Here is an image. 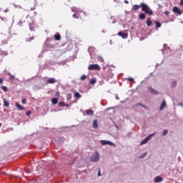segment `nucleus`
I'll list each match as a JSON object with an SVG mask.
<instances>
[{"instance_id": "nucleus-1", "label": "nucleus", "mask_w": 183, "mask_h": 183, "mask_svg": "<svg viewBox=\"0 0 183 183\" xmlns=\"http://www.w3.org/2000/svg\"><path fill=\"white\" fill-rule=\"evenodd\" d=\"M140 7L142 8V11H143V12H145V14H147L148 15H150V16L154 15V11H152V10H151L149 6L145 4V3H141Z\"/></svg>"}, {"instance_id": "nucleus-2", "label": "nucleus", "mask_w": 183, "mask_h": 183, "mask_svg": "<svg viewBox=\"0 0 183 183\" xmlns=\"http://www.w3.org/2000/svg\"><path fill=\"white\" fill-rule=\"evenodd\" d=\"M88 69L89 71H101V66H99V65H98L97 64H90L88 66Z\"/></svg>"}, {"instance_id": "nucleus-3", "label": "nucleus", "mask_w": 183, "mask_h": 183, "mask_svg": "<svg viewBox=\"0 0 183 183\" xmlns=\"http://www.w3.org/2000/svg\"><path fill=\"white\" fill-rule=\"evenodd\" d=\"M91 161L92 162H97V161H99V154H98V152H94L92 154V157L91 158Z\"/></svg>"}, {"instance_id": "nucleus-4", "label": "nucleus", "mask_w": 183, "mask_h": 183, "mask_svg": "<svg viewBox=\"0 0 183 183\" xmlns=\"http://www.w3.org/2000/svg\"><path fill=\"white\" fill-rule=\"evenodd\" d=\"M154 135H155V134H151L148 135L144 139H143L141 142L140 145H144V144H147V142H148V141H149V139H151V138H152V137H154Z\"/></svg>"}, {"instance_id": "nucleus-5", "label": "nucleus", "mask_w": 183, "mask_h": 183, "mask_svg": "<svg viewBox=\"0 0 183 183\" xmlns=\"http://www.w3.org/2000/svg\"><path fill=\"white\" fill-rule=\"evenodd\" d=\"M100 143L102 144V145H114V143L108 141V140H101Z\"/></svg>"}, {"instance_id": "nucleus-6", "label": "nucleus", "mask_w": 183, "mask_h": 183, "mask_svg": "<svg viewBox=\"0 0 183 183\" xmlns=\"http://www.w3.org/2000/svg\"><path fill=\"white\" fill-rule=\"evenodd\" d=\"M117 35H119V36H122L123 39H127V38H128V34L123 33L122 31H119Z\"/></svg>"}, {"instance_id": "nucleus-7", "label": "nucleus", "mask_w": 183, "mask_h": 183, "mask_svg": "<svg viewBox=\"0 0 183 183\" xmlns=\"http://www.w3.org/2000/svg\"><path fill=\"white\" fill-rule=\"evenodd\" d=\"M173 12H174V14H177L178 15H181V14H182V12L181 11V9H179L178 6H174L173 8Z\"/></svg>"}, {"instance_id": "nucleus-8", "label": "nucleus", "mask_w": 183, "mask_h": 183, "mask_svg": "<svg viewBox=\"0 0 183 183\" xmlns=\"http://www.w3.org/2000/svg\"><path fill=\"white\" fill-rule=\"evenodd\" d=\"M56 82V79L54 78H50L46 81V84H55Z\"/></svg>"}, {"instance_id": "nucleus-9", "label": "nucleus", "mask_w": 183, "mask_h": 183, "mask_svg": "<svg viewBox=\"0 0 183 183\" xmlns=\"http://www.w3.org/2000/svg\"><path fill=\"white\" fill-rule=\"evenodd\" d=\"M162 181H163L162 177H161L159 176L156 177L155 179H154V182L155 183L162 182Z\"/></svg>"}, {"instance_id": "nucleus-10", "label": "nucleus", "mask_w": 183, "mask_h": 183, "mask_svg": "<svg viewBox=\"0 0 183 183\" xmlns=\"http://www.w3.org/2000/svg\"><path fill=\"white\" fill-rule=\"evenodd\" d=\"M15 105H16V108H18V109H19V111H24V109H25V108L24 107H22L21 104H19V103H18V102H16Z\"/></svg>"}, {"instance_id": "nucleus-11", "label": "nucleus", "mask_w": 183, "mask_h": 183, "mask_svg": "<svg viewBox=\"0 0 183 183\" xmlns=\"http://www.w3.org/2000/svg\"><path fill=\"white\" fill-rule=\"evenodd\" d=\"M98 120L94 119L93 121V128H94V129H98Z\"/></svg>"}, {"instance_id": "nucleus-12", "label": "nucleus", "mask_w": 183, "mask_h": 183, "mask_svg": "<svg viewBox=\"0 0 183 183\" xmlns=\"http://www.w3.org/2000/svg\"><path fill=\"white\" fill-rule=\"evenodd\" d=\"M149 91L152 93V94H154L155 95H158V92L154 89H152V87H149Z\"/></svg>"}, {"instance_id": "nucleus-13", "label": "nucleus", "mask_w": 183, "mask_h": 183, "mask_svg": "<svg viewBox=\"0 0 183 183\" xmlns=\"http://www.w3.org/2000/svg\"><path fill=\"white\" fill-rule=\"evenodd\" d=\"M54 39L56 41H61V35L59 34V33H57L54 35Z\"/></svg>"}, {"instance_id": "nucleus-14", "label": "nucleus", "mask_w": 183, "mask_h": 183, "mask_svg": "<svg viewBox=\"0 0 183 183\" xmlns=\"http://www.w3.org/2000/svg\"><path fill=\"white\" fill-rule=\"evenodd\" d=\"M3 102H4V107H6V108L9 107V102H8L6 99H4Z\"/></svg>"}, {"instance_id": "nucleus-15", "label": "nucleus", "mask_w": 183, "mask_h": 183, "mask_svg": "<svg viewBox=\"0 0 183 183\" xmlns=\"http://www.w3.org/2000/svg\"><path fill=\"white\" fill-rule=\"evenodd\" d=\"M165 105H167V102L165 101H163L160 106V111H162V109H164Z\"/></svg>"}, {"instance_id": "nucleus-16", "label": "nucleus", "mask_w": 183, "mask_h": 183, "mask_svg": "<svg viewBox=\"0 0 183 183\" xmlns=\"http://www.w3.org/2000/svg\"><path fill=\"white\" fill-rule=\"evenodd\" d=\"M86 115H94V111L92 109H89L86 111Z\"/></svg>"}, {"instance_id": "nucleus-17", "label": "nucleus", "mask_w": 183, "mask_h": 183, "mask_svg": "<svg viewBox=\"0 0 183 183\" xmlns=\"http://www.w3.org/2000/svg\"><path fill=\"white\" fill-rule=\"evenodd\" d=\"M51 103L54 104V105H56V104H58V99H56V98H53L52 99H51Z\"/></svg>"}, {"instance_id": "nucleus-18", "label": "nucleus", "mask_w": 183, "mask_h": 183, "mask_svg": "<svg viewBox=\"0 0 183 183\" xmlns=\"http://www.w3.org/2000/svg\"><path fill=\"white\" fill-rule=\"evenodd\" d=\"M139 19H142V20L145 19V14L141 13V14H139Z\"/></svg>"}, {"instance_id": "nucleus-19", "label": "nucleus", "mask_w": 183, "mask_h": 183, "mask_svg": "<svg viewBox=\"0 0 183 183\" xmlns=\"http://www.w3.org/2000/svg\"><path fill=\"white\" fill-rule=\"evenodd\" d=\"M146 24L148 26H151V25H152V21H151V19H148L146 21Z\"/></svg>"}, {"instance_id": "nucleus-20", "label": "nucleus", "mask_w": 183, "mask_h": 183, "mask_svg": "<svg viewBox=\"0 0 183 183\" xmlns=\"http://www.w3.org/2000/svg\"><path fill=\"white\" fill-rule=\"evenodd\" d=\"M74 97H75V98L79 99L81 97V94H79V92H74Z\"/></svg>"}, {"instance_id": "nucleus-21", "label": "nucleus", "mask_w": 183, "mask_h": 183, "mask_svg": "<svg viewBox=\"0 0 183 183\" xmlns=\"http://www.w3.org/2000/svg\"><path fill=\"white\" fill-rule=\"evenodd\" d=\"M72 99V94H67L66 95V99L67 101H70V99Z\"/></svg>"}, {"instance_id": "nucleus-22", "label": "nucleus", "mask_w": 183, "mask_h": 183, "mask_svg": "<svg viewBox=\"0 0 183 183\" xmlns=\"http://www.w3.org/2000/svg\"><path fill=\"white\" fill-rule=\"evenodd\" d=\"M90 84H91L92 85H94V84H97V79H91V80H90Z\"/></svg>"}, {"instance_id": "nucleus-23", "label": "nucleus", "mask_w": 183, "mask_h": 183, "mask_svg": "<svg viewBox=\"0 0 183 183\" xmlns=\"http://www.w3.org/2000/svg\"><path fill=\"white\" fill-rule=\"evenodd\" d=\"M133 9L134 11H138V9H139V6L135 4L134 6H133Z\"/></svg>"}, {"instance_id": "nucleus-24", "label": "nucleus", "mask_w": 183, "mask_h": 183, "mask_svg": "<svg viewBox=\"0 0 183 183\" xmlns=\"http://www.w3.org/2000/svg\"><path fill=\"white\" fill-rule=\"evenodd\" d=\"M157 28H161V23L159 21H155Z\"/></svg>"}, {"instance_id": "nucleus-25", "label": "nucleus", "mask_w": 183, "mask_h": 183, "mask_svg": "<svg viewBox=\"0 0 183 183\" xmlns=\"http://www.w3.org/2000/svg\"><path fill=\"white\" fill-rule=\"evenodd\" d=\"M1 89L4 92H6L8 91V87H6V86H1Z\"/></svg>"}, {"instance_id": "nucleus-26", "label": "nucleus", "mask_w": 183, "mask_h": 183, "mask_svg": "<svg viewBox=\"0 0 183 183\" xmlns=\"http://www.w3.org/2000/svg\"><path fill=\"white\" fill-rule=\"evenodd\" d=\"M81 81H85V79H86V75H81V76L80 77Z\"/></svg>"}, {"instance_id": "nucleus-27", "label": "nucleus", "mask_w": 183, "mask_h": 183, "mask_svg": "<svg viewBox=\"0 0 183 183\" xmlns=\"http://www.w3.org/2000/svg\"><path fill=\"white\" fill-rule=\"evenodd\" d=\"M97 59L99 62H104V58H102V56H99Z\"/></svg>"}, {"instance_id": "nucleus-28", "label": "nucleus", "mask_w": 183, "mask_h": 183, "mask_svg": "<svg viewBox=\"0 0 183 183\" xmlns=\"http://www.w3.org/2000/svg\"><path fill=\"white\" fill-rule=\"evenodd\" d=\"M59 107H65V102H61L59 103Z\"/></svg>"}, {"instance_id": "nucleus-29", "label": "nucleus", "mask_w": 183, "mask_h": 183, "mask_svg": "<svg viewBox=\"0 0 183 183\" xmlns=\"http://www.w3.org/2000/svg\"><path fill=\"white\" fill-rule=\"evenodd\" d=\"M167 134H168V130L164 129V130L163 131L162 135L165 136V135H167Z\"/></svg>"}, {"instance_id": "nucleus-30", "label": "nucleus", "mask_w": 183, "mask_h": 183, "mask_svg": "<svg viewBox=\"0 0 183 183\" xmlns=\"http://www.w3.org/2000/svg\"><path fill=\"white\" fill-rule=\"evenodd\" d=\"M164 15H166V16H168V15H169V11H166L164 12Z\"/></svg>"}, {"instance_id": "nucleus-31", "label": "nucleus", "mask_w": 183, "mask_h": 183, "mask_svg": "<svg viewBox=\"0 0 183 183\" xmlns=\"http://www.w3.org/2000/svg\"><path fill=\"white\" fill-rule=\"evenodd\" d=\"M21 103H22L23 104H26V99H23L21 100Z\"/></svg>"}, {"instance_id": "nucleus-32", "label": "nucleus", "mask_w": 183, "mask_h": 183, "mask_svg": "<svg viewBox=\"0 0 183 183\" xmlns=\"http://www.w3.org/2000/svg\"><path fill=\"white\" fill-rule=\"evenodd\" d=\"M128 81H129V82H134V79L129 77V78L128 79Z\"/></svg>"}, {"instance_id": "nucleus-33", "label": "nucleus", "mask_w": 183, "mask_h": 183, "mask_svg": "<svg viewBox=\"0 0 183 183\" xmlns=\"http://www.w3.org/2000/svg\"><path fill=\"white\" fill-rule=\"evenodd\" d=\"M31 114H32V112L28 111V112L26 113V115L29 116V115H31Z\"/></svg>"}, {"instance_id": "nucleus-34", "label": "nucleus", "mask_w": 183, "mask_h": 183, "mask_svg": "<svg viewBox=\"0 0 183 183\" xmlns=\"http://www.w3.org/2000/svg\"><path fill=\"white\" fill-rule=\"evenodd\" d=\"M73 18H76V19H78V18H79V17L76 14H74Z\"/></svg>"}, {"instance_id": "nucleus-35", "label": "nucleus", "mask_w": 183, "mask_h": 183, "mask_svg": "<svg viewBox=\"0 0 183 183\" xmlns=\"http://www.w3.org/2000/svg\"><path fill=\"white\" fill-rule=\"evenodd\" d=\"M98 177H101V169H99Z\"/></svg>"}, {"instance_id": "nucleus-36", "label": "nucleus", "mask_w": 183, "mask_h": 183, "mask_svg": "<svg viewBox=\"0 0 183 183\" xmlns=\"http://www.w3.org/2000/svg\"><path fill=\"white\" fill-rule=\"evenodd\" d=\"M10 79H15V76L14 75L10 76Z\"/></svg>"}, {"instance_id": "nucleus-37", "label": "nucleus", "mask_w": 183, "mask_h": 183, "mask_svg": "<svg viewBox=\"0 0 183 183\" xmlns=\"http://www.w3.org/2000/svg\"><path fill=\"white\" fill-rule=\"evenodd\" d=\"M59 94H60L59 92H56L55 94L56 97H59Z\"/></svg>"}, {"instance_id": "nucleus-38", "label": "nucleus", "mask_w": 183, "mask_h": 183, "mask_svg": "<svg viewBox=\"0 0 183 183\" xmlns=\"http://www.w3.org/2000/svg\"><path fill=\"white\" fill-rule=\"evenodd\" d=\"M175 85H177V81H174V82L172 83V86H175Z\"/></svg>"}, {"instance_id": "nucleus-39", "label": "nucleus", "mask_w": 183, "mask_h": 183, "mask_svg": "<svg viewBox=\"0 0 183 183\" xmlns=\"http://www.w3.org/2000/svg\"><path fill=\"white\" fill-rule=\"evenodd\" d=\"M179 5L182 6L183 5V0H181L179 2Z\"/></svg>"}, {"instance_id": "nucleus-40", "label": "nucleus", "mask_w": 183, "mask_h": 183, "mask_svg": "<svg viewBox=\"0 0 183 183\" xmlns=\"http://www.w3.org/2000/svg\"><path fill=\"white\" fill-rule=\"evenodd\" d=\"M124 4H129V1H128V0H124Z\"/></svg>"}, {"instance_id": "nucleus-41", "label": "nucleus", "mask_w": 183, "mask_h": 183, "mask_svg": "<svg viewBox=\"0 0 183 183\" xmlns=\"http://www.w3.org/2000/svg\"><path fill=\"white\" fill-rule=\"evenodd\" d=\"M4 82V80L2 79H0V84H2Z\"/></svg>"}, {"instance_id": "nucleus-42", "label": "nucleus", "mask_w": 183, "mask_h": 183, "mask_svg": "<svg viewBox=\"0 0 183 183\" xmlns=\"http://www.w3.org/2000/svg\"><path fill=\"white\" fill-rule=\"evenodd\" d=\"M145 155H147V154H145L143 155V156L142 155V156H141V158H144V157H145Z\"/></svg>"}, {"instance_id": "nucleus-43", "label": "nucleus", "mask_w": 183, "mask_h": 183, "mask_svg": "<svg viewBox=\"0 0 183 183\" xmlns=\"http://www.w3.org/2000/svg\"><path fill=\"white\" fill-rule=\"evenodd\" d=\"M4 12H8V9H6L5 11H4Z\"/></svg>"}, {"instance_id": "nucleus-44", "label": "nucleus", "mask_w": 183, "mask_h": 183, "mask_svg": "<svg viewBox=\"0 0 183 183\" xmlns=\"http://www.w3.org/2000/svg\"><path fill=\"white\" fill-rule=\"evenodd\" d=\"M65 107H69V104H65Z\"/></svg>"}, {"instance_id": "nucleus-45", "label": "nucleus", "mask_w": 183, "mask_h": 183, "mask_svg": "<svg viewBox=\"0 0 183 183\" xmlns=\"http://www.w3.org/2000/svg\"><path fill=\"white\" fill-rule=\"evenodd\" d=\"M3 174H4V175H6V172H4Z\"/></svg>"}, {"instance_id": "nucleus-46", "label": "nucleus", "mask_w": 183, "mask_h": 183, "mask_svg": "<svg viewBox=\"0 0 183 183\" xmlns=\"http://www.w3.org/2000/svg\"><path fill=\"white\" fill-rule=\"evenodd\" d=\"M1 123H0V128H1Z\"/></svg>"}]
</instances>
